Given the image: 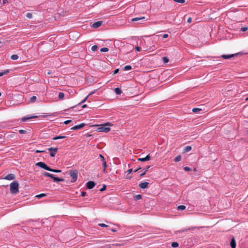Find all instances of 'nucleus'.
<instances>
[{
  "label": "nucleus",
  "mask_w": 248,
  "mask_h": 248,
  "mask_svg": "<svg viewBox=\"0 0 248 248\" xmlns=\"http://www.w3.org/2000/svg\"><path fill=\"white\" fill-rule=\"evenodd\" d=\"M113 125L110 123H107L101 124L100 127L97 128V131L99 132L108 133L110 130V127Z\"/></svg>",
  "instance_id": "1"
},
{
  "label": "nucleus",
  "mask_w": 248,
  "mask_h": 248,
  "mask_svg": "<svg viewBox=\"0 0 248 248\" xmlns=\"http://www.w3.org/2000/svg\"><path fill=\"white\" fill-rule=\"evenodd\" d=\"M18 183L16 181L12 182L10 186V189L11 193L16 194L18 192Z\"/></svg>",
  "instance_id": "2"
},
{
  "label": "nucleus",
  "mask_w": 248,
  "mask_h": 248,
  "mask_svg": "<svg viewBox=\"0 0 248 248\" xmlns=\"http://www.w3.org/2000/svg\"><path fill=\"white\" fill-rule=\"evenodd\" d=\"M43 175L46 177H48L52 178L53 181L56 182H63V179L55 177L53 174H50L48 172H45L43 173Z\"/></svg>",
  "instance_id": "3"
},
{
  "label": "nucleus",
  "mask_w": 248,
  "mask_h": 248,
  "mask_svg": "<svg viewBox=\"0 0 248 248\" xmlns=\"http://www.w3.org/2000/svg\"><path fill=\"white\" fill-rule=\"evenodd\" d=\"M68 174L72 178V182H75L78 178V172L76 170H70L68 172Z\"/></svg>",
  "instance_id": "4"
},
{
  "label": "nucleus",
  "mask_w": 248,
  "mask_h": 248,
  "mask_svg": "<svg viewBox=\"0 0 248 248\" xmlns=\"http://www.w3.org/2000/svg\"><path fill=\"white\" fill-rule=\"evenodd\" d=\"M36 165L40 167V168H43L45 170H50V167H49L48 166H47L45 163L44 162H37L36 164Z\"/></svg>",
  "instance_id": "5"
},
{
  "label": "nucleus",
  "mask_w": 248,
  "mask_h": 248,
  "mask_svg": "<svg viewBox=\"0 0 248 248\" xmlns=\"http://www.w3.org/2000/svg\"><path fill=\"white\" fill-rule=\"evenodd\" d=\"M48 150L49 151L50 156L54 157L57 152L58 149L57 148H49Z\"/></svg>",
  "instance_id": "6"
},
{
  "label": "nucleus",
  "mask_w": 248,
  "mask_h": 248,
  "mask_svg": "<svg viewBox=\"0 0 248 248\" xmlns=\"http://www.w3.org/2000/svg\"><path fill=\"white\" fill-rule=\"evenodd\" d=\"M85 126V124L84 123L80 124L79 125H77L73 126L71 128V130H76L78 129H81Z\"/></svg>",
  "instance_id": "7"
},
{
  "label": "nucleus",
  "mask_w": 248,
  "mask_h": 248,
  "mask_svg": "<svg viewBox=\"0 0 248 248\" xmlns=\"http://www.w3.org/2000/svg\"><path fill=\"white\" fill-rule=\"evenodd\" d=\"M15 178V175L14 174L11 173L5 176L3 179L8 180H14Z\"/></svg>",
  "instance_id": "8"
},
{
  "label": "nucleus",
  "mask_w": 248,
  "mask_h": 248,
  "mask_svg": "<svg viewBox=\"0 0 248 248\" xmlns=\"http://www.w3.org/2000/svg\"><path fill=\"white\" fill-rule=\"evenodd\" d=\"M95 186V183L94 182H93V181H89L88 182H87V183L86 184V186L89 189H92Z\"/></svg>",
  "instance_id": "9"
},
{
  "label": "nucleus",
  "mask_w": 248,
  "mask_h": 248,
  "mask_svg": "<svg viewBox=\"0 0 248 248\" xmlns=\"http://www.w3.org/2000/svg\"><path fill=\"white\" fill-rule=\"evenodd\" d=\"M149 183L146 182L141 183L139 184V187L141 188L144 189L148 187Z\"/></svg>",
  "instance_id": "10"
},
{
  "label": "nucleus",
  "mask_w": 248,
  "mask_h": 248,
  "mask_svg": "<svg viewBox=\"0 0 248 248\" xmlns=\"http://www.w3.org/2000/svg\"><path fill=\"white\" fill-rule=\"evenodd\" d=\"M102 23V21H101L94 22L92 25V27L94 28H97L101 25Z\"/></svg>",
  "instance_id": "11"
},
{
  "label": "nucleus",
  "mask_w": 248,
  "mask_h": 248,
  "mask_svg": "<svg viewBox=\"0 0 248 248\" xmlns=\"http://www.w3.org/2000/svg\"><path fill=\"white\" fill-rule=\"evenodd\" d=\"M150 156L149 155H148L146 156H145V157L138 158V161H142V162H144V161H146L149 160L150 159Z\"/></svg>",
  "instance_id": "12"
},
{
  "label": "nucleus",
  "mask_w": 248,
  "mask_h": 248,
  "mask_svg": "<svg viewBox=\"0 0 248 248\" xmlns=\"http://www.w3.org/2000/svg\"><path fill=\"white\" fill-rule=\"evenodd\" d=\"M235 54L222 55L221 57L224 59H229L233 57Z\"/></svg>",
  "instance_id": "13"
},
{
  "label": "nucleus",
  "mask_w": 248,
  "mask_h": 248,
  "mask_svg": "<svg viewBox=\"0 0 248 248\" xmlns=\"http://www.w3.org/2000/svg\"><path fill=\"white\" fill-rule=\"evenodd\" d=\"M230 245L232 248H236V242L234 238L231 239Z\"/></svg>",
  "instance_id": "14"
},
{
  "label": "nucleus",
  "mask_w": 248,
  "mask_h": 248,
  "mask_svg": "<svg viewBox=\"0 0 248 248\" xmlns=\"http://www.w3.org/2000/svg\"><path fill=\"white\" fill-rule=\"evenodd\" d=\"M114 92L116 93V94L119 95L122 93L121 90L119 88H116L114 89Z\"/></svg>",
  "instance_id": "15"
},
{
  "label": "nucleus",
  "mask_w": 248,
  "mask_h": 248,
  "mask_svg": "<svg viewBox=\"0 0 248 248\" xmlns=\"http://www.w3.org/2000/svg\"><path fill=\"white\" fill-rule=\"evenodd\" d=\"M103 163V171L104 172V173H106V168L107 166V163H106V161H104L102 162Z\"/></svg>",
  "instance_id": "16"
},
{
  "label": "nucleus",
  "mask_w": 248,
  "mask_h": 248,
  "mask_svg": "<svg viewBox=\"0 0 248 248\" xmlns=\"http://www.w3.org/2000/svg\"><path fill=\"white\" fill-rule=\"evenodd\" d=\"M65 138V136H56V137L53 138L52 140H59V139H64Z\"/></svg>",
  "instance_id": "17"
},
{
  "label": "nucleus",
  "mask_w": 248,
  "mask_h": 248,
  "mask_svg": "<svg viewBox=\"0 0 248 248\" xmlns=\"http://www.w3.org/2000/svg\"><path fill=\"white\" fill-rule=\"evenodd\" d=\"M37 116H33V117H23L22 118V121L23 122H25L29 119H32V118H37Z\"/></svg>",
  "instance_id": "18"
},
{
  "label": "nucleus",
  "mask_w": 248,
  "mask_h": 248,
  "mask_svg": "<svg viewBox=\"0 0 248 248\" xmlns=\"http://www.w3.org/2000/svg\"><path fill=\"white\" fill-rule=\"evenodd\" d=\"M181 155H178L174 158V161L179 162L181 160Z\"/></svg>",
  "instance_id": "19"
},
{
  "label": "nucleus",
  "mask_w": 248,
  "mask_h": 248,
  "mask_svg": "<svg viewBox=\"0 0 248 248\" xmlns=\"http://www.w3.org/2000/svg\"><path fill=\"white\" fill-rule=\"evenodd\" d=\"M201 110H202V109L200 108H193L192 109V111L195 113H197Z\"/></svg>",
  "instance_id": "20"
},
{
  "label": "nucleus",
  "mask_w": 248,
  "mask_h": 248,
  "mask_svg": "<svg viewBox=\"0 0 248 248\" xmlns=\"http://www.w3.org/2000/svg\"><path fill=\"white\" fill-rule=\"evenodd\" d=\"M48 171L54 172H61L62 171L61 170H56V169H52L50 168V170Z\"/></svg>",
  "instance_id": "21"
},
{
  "label": "nucleus",
  "mask_w": 248,
  "mask_h": 248,
  "mask_svg": "<svg viewBox=\"0 0 248 248\" xmlns=\"http://www.w3.org/2000/svg\"><path fill=\"white\" fill-rule=\"evenodd\" d=\"M186 209V206L184 205H179L177 207V209L179 210H184Z\"/></svg>",
  "instance_id": "22"
},
{
  "label": "nucleus",
  "mask_w": 248,
  "mask_h": 248,
  "mask_svg": "<svg viewBox=\"0 0 248 248\" xmlns=\"http://www.w3.org/2000/svg\"><path fill=\"white\" fill-rule=\"evenodd\" d=\"M171 246L172 248H177L178 247L179 244L177 242H172Z\"/></svg>",
  "instance_id": "23"
},
{
  "label": "nucleus",
  "mask_w": 248,
  "mask_h": 248,
  "mask_svg": "<svg viewBox=\"0 0 248 248\" xmlns=\"http://www.w3.org/2000/svg\"><path fill=\"white\" fill-rule=\"evenodd\" d=\"M18 58V56L17 55H13L11 56V59L13 60H16Z\"/></svg>",
  "instance_id": "24"
},
{
  "label": "nucleus",
  "mask_w": 248,
  "mask_h": 248,
  "mask_svg": "<svg viewBox=\"0 0 248 248\" xmlns=\"http://www.w3.org/2000/svg\"><path fill=\"white\" fill-rule=\"evenodd\" d=\"M131 66L130 65H126L124 67V70L128 71L131 69Z\"/></svg>",
  "instance_id": "25"
},
{
  "label": "nucleus",
  "mask_w": 248,
  "mask_h": 248,
  "mask_svg": "<svg viewBox=\"0 0 248 248\" xmlns=\"http://www.w3.org/2000/svg\"><path fill=\"white\" fill-rule=\"evenodd\" d=\"M36 99L37 98L35 96H32L30 98V102L31 103L34 102L36 101Z\"/></svg>",
  "instance_id": "26"
},
{
  "label": "nucleus",
  "mask_w": 248,
  "mask_h": 248,
  "mask_svg": "<svg viewBox=\"0 0 248 248\" xmlns=\"http://www.w3.org/2000/svg\"><path fill=\"white\" fill-rule=\"evenodd\" d=\"M191 149V147L189 146H187L185 147V152H189Z\"/></svg>",
  "instance_id": "27"
},
{
  "label": "nucleus",
  "mask_w": 248,
  "mask_h": 248,
  "mask_svg": "<svg viewBox=\"0 0 248 248\" xmlns=\"http://www.w3.org/2000/svg\"><path fill=\"white\" fill-rule=\"evenodd\" d=\"M144 19V17H136V18H133L132 19V21H138V20H141V19Z\"/></svg>",
  "instance_id": "28"
},
{
  "label": "nucleus",
  "mask_w": 248,
  "mask_h": 248,
  "mask_svg": "<svg viewBox=\"0 0 248 248\" xmlns=\"http://www.w3.org/2000/svg\"><path fill=\"white\" fill-rule=\"evenodd\" d=\"M64 96V94L63 93L61 92L59 93V98L60 99H62L63 98Z\"/></svg>",
  "instance_id": "29"
},
{
  "label": "nucleus",
  "mask_w": 248,
  "mask_h": 248,
  "mask_svg": "<svg viewBox=\"0 0 248 248\" xmlns=\"http://www.w3.org/2000/svg\"><path fill=\"white\" fill-rule=\"evenodd\" d=\"M108 51V49L107 47H103L100 49V51L102 52H105Z\"/></svg>",
  "instance_id": "30"
},
{
  "label": "nucleus",
  "mask_w": 248,
  "mask_h": 248,
  "mask_svg": "<svg viewBox=\"0 0 248 248\" xmlns=\"http://www.w3.org/2000/svg\"><path fill=\"white\" fill-rule=\"evenodd\" d=\"M46 196V194L43 193V194H41L36 195V197L38 198H42V197H45Z\"/></svg>",
  "instance_id": "31"
},
{
  "label": "nucleus",
  "mask_w": 248,
  "mask_h": 248,
  "mask_svg": "<svg viewBox=\"0 0 248 248\" xmlns=\"http://www.w3.org/2000/svg\"><path fill=\"white\" fill-rule=\"evenodd\" d=\"M99 157L101 159V161L103 162L104 161H105V158L102 155H99Z\"/></svg>",
  "instance_id": "32"
},
{
  "label": "nucleus",
  "mask_w": 248,
  "mask_h": 248,
  "mask_svg": "<svg viewBox=\"0 0 248 248\" xmlns=\"http://www.w3.org/2000/svg\"><path fill=\"white\" fill-rule=\"evenodd\" d=\"M162 59L164 63H167L169 62V59L166 57H163Z\"/></svg>",
  "instance_id": "33"
},
{
  "label": "nucleus",
  "mask_w": 248,
  "mask_h": 248,
  "mask_svg": "<svg viewBox=\"0 0 248 248\" xmlns=\"http://www.w3.org/2000/svg\"><path fill=\"white\" fill-rule=\"evenodd\" d=\"M97 48V46L94 45L92 47L91 49L93 51H95V50H96Z\"/></svg>",
  "instance_id": "34"
},
{
  "label": "nucleus",
  "mask_w": 248,
  "mask_h": 248,
  "mask_svg": "<svg viewBox=\"0 0 248 248\" xmlns=\"http://www.w3.org/2000/svg\"><path fill=\"white\" fill-rule=\"evenodd\" d=\"M174 1L179 3H183L185 2V0H173Z\"/></svg>",
  "instance_id": "35"
},
{
  "label": "nucleus",
  "mask_w": 248,
  "mask_h": 248,
  "mask_svg": "<svg viewBox=\"0 0 248 248\" xmlns=\"http://www.w3.org/2000/svg\"><path fill=\"white\" fill-rule=\"evenodd\" d=\"M26 16L28 18H31L32 17V14L31 13H28L26 15Z\"/></svg>",
  "instance_id": "36"
},
{
  "label": "nucleus",
  "mask_w": 248,
  "mask_h": 248,
  "mask_svg": "<svg viewBox=\"0 0 248 248\" xmlns=\"http://www.w3.org/2000/svg\"><path fill=\"white\" fill-rule=\"evenodd\" d=\"M98 225L102 227H107L108 226L107 225L104 223H99Z\"/></svg>",
  "instance_id": "37"
},
{
  "label": "nucleus",
  "mask_w": 248,
  "mask_h": 248,
  "mask_svg": "<svg viewBox=\"0 0 248 248\" xmlns=\"http://www.w3.org/2000/svg\"><path fill=\"white\" fill-rule=\"evenodd\" d=\"M141 198V195H137L136 196H135V199L136 200H140Z\"/></svg>",
  "instance_id": "38"
},
{
  "label": "nucleus",
  "mask_w": 248,
  "mask_h": 248,
  "mask_svg": "<svg viewBox=\"0 0 248 248\" xmlns=\"http://www.w3.org/2000/svg\"><path fill=\"white\" fill-rule=\"evenodd\" d=\"M184 169L185 171H189L191 170V169L188 167H184Z\"/></svg>",
  "instance_id": "39"
},
{
  "label": "nucleus",
  "mask_w": 248,
  "mask_h": 248,
  "mask_svg": "<svg viewBox=\"0 0 248 248\" xmlns=\"http://www.w3.org/2000/svg\"><path fill=\"white\" fill-rule=\"evenodd\" d=\"M247 30H248V28H247V27H242V28H241V31H247Z\"/></svg>",
  "instance_id": "40"
},
{
  "label": "nucleus",
  "mask_w": 248,
  "mask_h": 248,
  "mask_svg": "<svg viewBox=\"0 0 248 248\" xmlns=\"http://www.w3.org/2000/svg\"><path fill=\"white\" fill-rule=\"evenodd\" d=\"M88 98V96H87L81 102L80 104H82L83 103H84L87 99V98Z\"/></svg>",
  "instance_id": "41"
},
{
  "label": "nucleus",
  "mask_w": 248,
  "mask_h": 248,
  "mask_svg": "<svg viewBox=\"0 0 248 248\" xmlns=\"http://www.w3.org/2000/svg\"><path fill=\"white\" fill-rule=\"evenodd\" d=\"M135 50L137 51H140V47L138 46H136L135 47Z\"/></svg>",
  "instance_id": "42"
},
{
  "label": "nucleus",
  "mask_w": 248,
  "mask_h": 248,
  "mask_svg": "<svg viewBox=\"0 0 248 248\" xmlns=\"http://www.w3.org/2000/svg\"><path fill=\"white\" fill-rule=\"evenodd\" d=\"M19 132L20 134H25V133H26V131L24 130H19Z\"/></svg>",
  "instance_id": "43"
},
{
  "label": "nucleus",
  "mask_w": 248,
  "mask_h": 248,
  "mask_svg": "<svg viewBox=\"0 0 248 248\" xmlns=\"http://www.w3.org/2000/svg\"><path fill=\"white\" fill-rule=\"evenodd\" d=\"M71 122V120H66L64 122V124H69Z\"/></svg>",
  "instance_id": "44"
},
{
  "label": "nucleus",
  "mask_w": 248,
  "mask_h": 248,
  "mask_svg": "<svg viewBox=\"0 0 248 248\" xmlns=\"http://www.w3.org/2000/svg\"><path fill=\"white\" fill-rule=\"evenodd\" d=\"M168 37V34H164L163 35V38H167V37Z\"/></svg>",
  "instance_id": "45"
},
{
  "label": "nucleus",
  "mask_w": 248,
  "mask_h": 248,
  "mask_svg": "<svg viewBox=\"0 0 248 248\" xmlns=\"http://www.w3.org/2000/svg\"><path fill=\"white\" fill-rule=\"evenodd\" d=\"M105 188H106V185H104L103 187L100 189V191H103L105 189Z\"/></svg>",
  "instance_id": "46"
},
{
  "label": "nucleus",
  "mask_w": 248,
  "mask_h": 248,
  "mask_svg": "<svg viewBox=\"0 0 248 248\" xmlns=\"http://www.w3.org/2000/svg\"><path fill=\"white\" fill-rule=\"evenodd\" d=\"M191 21H192V19H191V18L189 17V18L187 19V22L188 23H190V22H191Z\"/></svg>",
  "instance_id": "47"
},
{
  "label": "nucleus",
  "mask_w": 248,
  "mask_h": 248,
  "mask_svg": "<svg viewBox=\"0 0 248 248\" xmlns=\"http://www.w3.org/2000/svg\"><path fill=\"white\" fill-rule=\"evenodd\" d=\"M133 170L132 169H129L128 170H127V173L128 174H130L132 172Z\"/></svg>",
  "instance_id": "48"
},
{
  "label": "nucleus",
  "mask_w": 248,
  "mask_h": 248,
  "mask_svg": "<svg viewBox=\"0 0 248 248\" xmlns=\"http://www.w3.org/2000/svg\"><path fill=\"white\" fill-rule=\"evenodd\" d=\"M85 195H86V192H82L81 193V195L82 197L85 196Z\"/></svg>",
  "instance_id": "49"
},
{
  "label": "nucleus",
  "mask_w": 248,
  "mask_h": 248,
  "mask_svg": "<svg viewBox=\"0 0 248 248\" xmlns=\"http://www.w3.org/2000/svg\"><path fill=\"white\" fill-rule=\"evenodd\" d=\"M119 71V69H116L114 70V74H117Z\"/></svg>",
  "instance_id": "50"
},
{
  "label": "nucleus",
  "mask_w": 248,
  "mask_h": 248,
  "mask_svg": "<svg viewBox=\"0 0 248 248\" xmlns=\"http://www.w3.org/2000/svg\"><path fill=\"white\" fill-rule=\"evenodd\" d=\"M3 4H5L8 2L7 0H3L2 1Z\"/></svg>",
  "instance_id": "51"
},
{
  "label": "nucleus",
  "mask_w": 248,
  "mask_h": 248,
  "mask_svg": "<svg viewBox=\"0 0 248 248\" xmlns=\"http://www.w3.org/2000/svg\"><path fill=\"white\" fill-rule=\"evenodd\" d=\"M146 172L145 171H143V172H142L140 174V176H143V175H144L145 174Z\"/></svg>",
  "instance_id": "52"
},
{
  "label": "nucleus",
  "mask_w": 248,
  "mask_h": 248,
  "mask_svg": "<svg viewBox=\"0 0 248 248\" xmlns=\"http://www.w3.org/2000/svg\"><path fill=\"white\" fill-rule=\"evenodd\" d=\"M94 93V92H92L91 93H90L89 94H88V97L91 95H92L93 93Z\"/></svg>",
  "instance_id": "53"
},
{
  "label": "nucleus",
  "mask_w": 248,
  "mask_h": 248,
  "mask_svg": "<svg viewBox=\"0 0 248 248\" xmlns=\"http://www.w3.org/2000/svg\"><path fill=\"white\" fill-rule=\"evenodd\" d=\"M150 168V166L147 167L145 169L144 171L146 172L149 168Z\"/></svg>",
  "instance_id": "54"
},
{
  "label": "nucleus",
  "mask_w": 248,
  "mask_h": 248,
  "mask_svg": "<svg viewBox=\"0 0 248 248\" xmlns=\"http://www.w3.org/2000/svg\"><path fill=\"white\" fill-rule=\"evenodd\" d=\"M111 231L113 232H116L117 231L115 229H111Z\"/></svg>",
  "instance_id": "55"
},
{
  "label": "nucleus",
  "mask_w": 248,
  "mask_h": 248,
  "mask_svg": "<svg viewBox=\"0 0 248 248\" xmlns=\"http://www.w3.org/2000/svg\"><path fill=\"white\" fill-rule=\"evenodd\" d=\"M43 152V151H39V150H36L35 151V153H40V152Z\"/></svg>",
  "instance_id": "56"
},
{
  "label": "nucleus",
  "mask_w": 248,
  "mask_h": 248,
  "mask_svg": "<svg viewBox=\"0 0 248 248\" xmlns=\"http://www.w3.org/2000/svg\"><path fill=\"white\" fill-rule=\"evenodd\" d=\"M5 73H0V77L2 76Z\"/></svg>",
  "instance_id": "57"
},
{
  "label": "nucleus",
  "mask_w": 248,
  "mask_h": 248,
  "mask_svg": "<svg viewBox=\"0 0 248 248\" xmlns=\"http://www.w3.org/2000/svg\"><path fill=\"white\" fill-rule=\"evenodd\" d=\"M87 105H84L83 106H82V108H84L85 107H86Z\"/></svg>",
  "instance_id": "58"
},
{
  "label": "nucleus",
  "mask_w": 248,
  "mask_h": 248,
  "mask_svg": "<svg viewBox=\"0 0 248 248\" xmlns=\"http://www.w3.org/2000/svg\"><path fill=\"white\" fill-rule=\"evenodd\" d=\"M246 101H248V97L246 99Z\"/></svg>",
  "instance_id": "59"
},
{
  "label": "nucleus",
  "mask_w": 248,
  "mask_h": 248,
  "mask_svg": "<svg viewBox=\"0 0 248 248\" xmlns=\"http://www.w3.org/2000/svg\"><path fill=\"white\" fill-rule=\"evenodd\" d=\"M247 134L248 135V130L247 131Z\"/></svg>",
  "instance_id": "60"
},
{
  "label": "nucleus",
  "mask_w": 248,
  "mask_h": 248,
  "mask_svg": "<svg viewBox=\"0 0 248 248\" xmlns=\"http://www.w3.org/2000/svg\"><path fill=\"white\" fill-rule=\"evenodd\" d=\"M1 93H0V96H1Z\"/></svg>",
  "instance_id": "61"
}]
</instances>
